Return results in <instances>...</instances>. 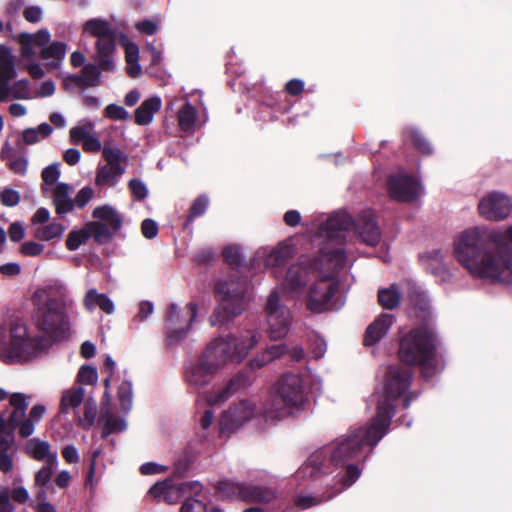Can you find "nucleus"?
Instances as JSON below:
<instances>
[{
    "mask_svg": "<svg viewBox=\"0 0 512 512\" xmlns=\"http://www.w3.org/2000/svg\"><path fill=\"white\" fill-rule=\"evenodd\" d=\"M197 307L195 303H189L181 312L175 304L169 306L167 317L168 340L170 342L182 338L189 331L192 321L195 319Z\"/></svg>",
    "mask_w": 512,
    "mask_h": 512,
    "instance_id": "obj_17",
    "label": "nucleus"
},
{
    "mask_svg": "<svg viewBox=\"0 0 512 512\" xmlns=\"http://www.w3.org/2000/svg\"><path fill=\"white\" fill-rule=\"evenodd\" d=\"M71 188L65 183L56 184L54 187V204L56 212L64 215L73 209L74 203L70 198Z\"/></svg>",
    "mask_w": 512,
    "mask_h": 512,
    "instance_id": "obj_34",
    "label": "nucleus"
},
{
    "mask_svg": "<svg viewBox=\"0 0 512 512\" xmlns=\"http://www.w3.org/2000/svg\"><path fill=\"white\" fill-rule=\"evenodd\" d=\"M344 490L345 489H342V487L334 481L333 484L327 483L325 490L321 493H301L297 495L294 503L299 509L305 510L331 500Z\"/></svg>",
    "mask_w": 512,
    "mask_h": 512,
    "instance_id": "obj_22",
    "label": "nucleus"
},
{
    "mask_svg": "<svg viewBox=\"0 0 512 512\" xmlns=\"http://www.w3.org/2000/svg\"><path fill=\"white\" fill-rule=\"evenodd\" d=\"M378 299L384 308L393 309L400 302V293L395 285H391L389 288L379 290Z\"/></svg>",
    "mask_w": 512,
    "mask_h": 512,
    "instance_id": "obj_43",
    "label": "nucleus"
},
{
    "mask_svg": "<svg viewBox=\"0 0 512 512\" xmlns=\"http://www.w3.org/2000/svg\"><path fill=\"white\" fill-rule=\"evenodd\" d=\"M87 226L89 229V235L100 243L108 241L112 232H114L109 226L100 221L90 222Z\"/></svg>",
    "mask_w": 512,
    "mask_h": 512,
    "instance_id": "obj_44",
    "label": "nucleus"
},
{
    "mask_svg": "<svg viewBox=\"0 0 512 512\" xmlns=\"http://www.w3.org/2000/svg\"><path fill=\"white\" fill-rule=\"evenodd\" d=\"M44 245L35 241H26L21 244L19 252L28 257H36L43 253Z\"/></svg>",
    "mask_w": 512,
    "mask_h": 512,
    "instance_id": "obj_54",
    "label": "nucleus"
},
{
    "mask_svg": "<svg viewBox=\"0 0 512 512\" xmlns=\"http://www.w3.org/2000/svg\"><path fill=\"white\" fill-rule=\"evenodd\" d=\"M288 351L285 344H275L268 347L264 352L259 354L256 358L251 360L250 366L252 368H260L274 359L280 357Z\"/></svg>",
    "mask_w": 512,
    "mask_h": 512,
    "instance_id": "obj_39",
    "label": "nucleus"
},
{
    "mask_svg": "<svg viewBox=\"0 0 512 512\" xmlns=\"http://www.w3.org/2000/svg\"><path fill=\"white\" fill-rule=\"evenodd\" d=\"M236 493H240L242 500L247 502L269 503L276 497L274 490L259 486H247L246 490H237Z\"/></svg>",
    "mask_w": 512,
    "mask_h": 512,
    "instance_id": "obj_35",
    "label": "nucleus"
},
{
    "mask_svg": "<svg viewBox=\"0 0 512 512\" xmlns=\"http://www.w3.org/2000/svg\"><path fill=\"white\" fill-rule=\"evenodd\" d=\"M60 176V171L57 164H51L46 167L42 172V179L44 181V191L48 190V186L54 185Z\"/></svg>",
    "mask_w": 512,
    "mask_h": 512,
    "instance_id": "obj_53",
    "label": "nucleus"
},
{
    "mask_svg": "<svg viewBox=\"0 0 512 512\" xmlns=\"http://www.w3.org/2000/svg\"><path fill=\"white\" fill-rule=\"evenodd\" d=\"M70 141L75 145H81L86 152H99L103 147L95 131V124L88 119L81 120L69 131Z\"/></svg>",
    "mask_w": 512,
    "mask_h": 512,
    "instance_id": "obj_21",
    "label": "nucleus"
},
{
    "mask_svg": "<svg viewBox=\"0 0 512 512\" xmlns=\"http://www.w3.org/2000/svg\"><path fill=\"white\" fill-rule=\"evenodd\" d=\"M46 412L44 405L37 404L32 407L29 417L20 425L19 434L22 437H29L34 432L35 423L39 422Z\"/></svg>",
    "mask_w": 512,
    "mask_h": 512,
    "instance_id": "obj_41",
    "label": "nucleus"
},
{
    "mask_svg": "<svg viewBox=\"0 0 512 512\" xmlns=\"http://www.w3.org/2000/svg\"><path fill=\"white\" fill-rule=\"evenodd\" d=\"M423 267L432 273L439 281L445 282L450 278V273L443 264V257L439 250H432L420 255Z\"/></svg>",
    "mask_w": 512,
    "mask_h": 512,
    "instance_id": "obj_27",
    "label": "nucleus"
},
{
    "mask_svg": "<svg viewBox=\"0 0 512 512\" xmlns=\"http://www.w3.org/2000/svg\"><path fill=\"white\" fill-rule=\"evenodd\" d=\"M50 346V340L31 336L22 323L0 325V360L4 363L30 360L47 351Z\"/></svg>",
    "mask_w": 512,
    "mask_h": 512,
    "instance_id": "obj_7",
    "label": "nucleus"
},
{
    "mask_svg": "<svg viewBox=\"0 0 512 512\" xmlns=\"http://www.w3.org/2000/svg\"><path fill=\"white\" fill-rule=\"evenodd\" d=\"M190 484H174L171 480L158 482L149 489V494L156 499L163 498L169 504L176 503Z\"/></svg>",
    "mask_w": 512,
    "mask_h": 512,
    "instance_id": "obj_25",
    "label": "nucleus"
},
{
    "mask_svg": "<svg viewBox=\"0 0 512 512\" xmlns=\"http://www.w3.org/2000/svg\"><path fill=\"white\" fill-rule=\"evenodd\" d=\"M32 301L37 307V325L46 334L45 337L36 338L50 340L52 345L68 335L71 328L69 311L74 306V300L65 285L55 283L46 288H37Z\"/></svg>",
    "mask_w": 512,
    "mask_h": 512,
    "instance_id": "obj_5",
    "label": "nucleus"
},
{
    "mask_svg": "<svg viewBox=\"0 0 512 512\" xmlns=\"http://www.w3.org/2000/svg\"><path fill=\"white\" fill-rule=\"evenodd\" d=\"M120 41L125 50L126 70L130 77H139L142 73L141 65L139 64V48L127 36L122 35Z\"/></svg>",
    "mask_w": 512,
    "mask_h": 512,
    "instance_id": "obj_29",
    "label": "nucleus"
},
{
    "mask_svg": "<svg viewBox=\"0 0 512 512\" xmlns=\"http://www.w3.org/2000/svg\"><path fill=\"white\" fill-rule=\"evenodd\" d=\"M100 69L98 64H85L80 76L81 81L88 86L96 85L100 79Z\"/></svg>",
    "mask_w": 512,
    "mask_h": 512,
    "instance_id": "obj_49",
    "label": "nucleus"
},
{
    "mask_svg": "<svg viewBox=\"0 0 512 512\" xmlns=\"http://www.w3.org/2000/svg\"><path fill=\"white\" fill-rule=\"evenodd\" d=\"M74 412V419L78 426L90 429L96 419L97 403L93 397H86L85 390L81 386H72L62 391L60 399V411Z\"/></svg>",
    "mask_w": 512,
    "mask_h": 512,
    "instance_id": "obj_12",
    "label": "nucleus"
},
{
    "mask_svg": "<svg viewBox=\"0 0 512 512\" xmlns=\"http://www.w3.org/2000/svg\"><path fill=\"white\" fill-rule=\"evenodd\" d=\"M208 207V199L204 196L198 197L190 208L189 220H192L205 213Z\"/></svg>",
    "mask_w": 512,
    "mask_h": 512,
    "instance_id": "obj_60",
    "label": "nucleus"
},
{
    "mask_svg": "<svg viewBox=\"0 0 512 512\" xmlns=\"http://www.w3.org/2000/svg\"><path fill=\"white\" fill-rule=\"evenodd\" d=\"M132 384L129 380H123L118 387V400L121 410L125 413L129 412L132 407Z\"/></svg>",
    "mask_w": 512,
    "mask_h": 512,
    "instance_id": "obj_45",
    "label": "nucleus"
},
{
    "mask_svg": "<svg viewBox=\"0 0 512 512\" xmlns=\"http://www.w3.org/2000/svg\"><path fill=\"white\" fill-rule=\"evenodd\" d=\"M352 225L351 217L346 212H337L323 222L318 230L319 237L323 239L318 258L309 255L299 257L288 268L281 284L274 289L278 295L300 296L327 267V260L334 255V250L342 248Z\"/></svg>",
    "mask_w": 512,
    "mask_h": 512,
    "instance_id": "obj_2",
    "label": "nucleus"
},
{
    "mask_svg": "<svg viewBox=\"0 0 512 512\" xmlns=\"http://www.w3.org/2000/svg\"><path fill=\"white\" fill-rule=\"evenodd\" d=\"M234 383L230 382L228 385L223 387L222 389L215 390L212 392H209L205 396V400L209 406H217L225 402L232 394H233V387Z\"/></svg>",
    "mask_w": 512,
    "mask_h": 512,
    "instance_id": "obj_48",
    "label": "nucleus"
},
{
    "mask_svg": "<svg viewBox=\"0 0 512 512\" xmlns=\"http://www.w3.org/2000/svg\"><path fill=\"white\" fill-rule=\"evenodd\" d=\"M98 373L95 367L85 365L82 366L77 374V382L82 385H94L97 383Z\"/></svg>",
    "mask_w": 512,
    "mask_h": 512,
    "instance_id": "obj_51",
    "label": "nucleus"
},
{
    "mask_svg": "<svg viewBox=\"0 0 512 512\" xmlns=\"http://www.w3.org/2000/svg\"><path fill=\"white\" fill-rule=\"evenodd\" d=\"M162 101L154 96L146 99L135 111V121L138 125H148L152 122L154 114L160 110Z\"/></svg>",
    "mask_w": 512,
    "mask_h": 512,
    "instance_id": "obj_32",
    "label": "nucleus"
},
{
    "mask_svg": "<svg viewBox=\"0 0 512 512\" xmlns=\"http://www.w3.org/2000/svg\"><path fill=\"white\" fill-rule=\"evenodd\" d=\"M409 133L411 140L422 154L428 155L432 153L433 150L430 143L423 137V135L420 134L419 131L411 129Z\"/></svg>",
    "mask_w": 512,
    "mask_h": 512,
    "instance_id": "obj_55",
    "label": "nucleus"
},
{
    "mask_svg": "<svg viewBox=\"0 0 512 512\" xmlns=\"http://www.w3.org/2000/svg\"><path fill=\"white\" fill-rule=\"evenodd\" d=\"M394 323L391 314H381L366 329L364 343L366 346L379 342L389 331Z\"/></svg>",
    "mask_w": 512,
    "mask_h": 512,
    "instance_id": "obj_26",
    "label": "nucleus"
},
{
    "mask_svg": "<svg viewBox=\"0 0 512 512\" xmlns=\"http://www.w3.org/2000/svg\"><path fill=\"white\" fill-rule=\"evenodd\" d=\"M93 216L109 226L113 231H117L122 225V217L109 205L97 207L93 212Z\"/></svg>",
    "mask_w": 512,
    "mask_h": 512,
    "instance_id": "obj_36",
    "label": "nucleus"
},
{
    "mask_svg": "<svg viewBox=\"0 0 512 512\" xmlns=\"http://www.w3.org/2000/svg\"><path fill=\"white\" fill-rule=\"evenodd\" d=\"M485 227L462 231L454 240V256L473 276L502 283H512V250H485Z\"/></svg>",
    "mask_w": 512,
    "mask_h": 512,
    "instance_id": "obj_3",
    "label": "nucleus"
},
{
    "mask_svg": "<svg viewBox=\"0 0 512 512\" xmlns=\"http://www.w3.org/2000/svg\"><path fill=\"white\" fill-rule=\"evenodd\" d=\"M479 214L491 221L506 219L512 211V201L508 195L500 191L486 193L478 203Z\"/></svg>",
    "mask_w": 512,
    "mask_h": 512,
    "instance_id": "obj_16",
    "label": "nucleus"
},
{
    "mask_svg": "<svg viewBox=\"0 0 512 512\" xmlns=\"http://www.w3.org/2000/svg\"><path fill=\"white\" fill-rule=\"evenodd\" d=\"M134 26L142 34L153 35L159 29V19H145L136 22Z\"/></svg>",
    "mask_w": 512,
    "mask_h": 512,
    "instance_id": "obj_57",
    "label": "nucleus"
},
{
    "mask_svg": "<svg viewBox=\"0 0 512 512\" xmlns=\"http://www.w3.org/2000/svg\"><path fill=\"white\" fill-rule=\"evenodd\" d=\"M89 229L86 225L85 228L79 230H72L66 240V247L70 251L77 250L82 244H84L89 239Z\"/></svg>",
    "mask_w": 512,
    "mask_h": 512,
    "instance_id": "obj_46",
    "label": "nucleus"
},
{
    "mask_svg": "<svg viewBox=\"0 0 512 512\" xmlns=\"http://www.w3.org/2000/svg\"><path fill=\"white\" fill-rule=\"evenodd\" d=\"M307 401V385L303 377L287 373L279 379L276 393L266 403L263 416L267 421L283 419L302 411Z\"/></svg>",
    "mask_w": 512,
    "mask_h": 512,
    "instance_id": "obj_6",
    "label": "nucleus"
},
{
    "mask_svg": "<svg viewBox=\"0 0 512 512\" xmlns=\"http://www.w3.org/2000/svg\"><path fill=\"white\" fill-rule=\"evenodd\" d=\"M354 231L359 239L369 246L377 245L381 238L380 230L371 212H365L359 217L354 225Z\"/></svg>",
    "mask_w": 512,
    "mask_h": 512,
    "instance_id": "obj_23",
    "label": "nucleus"
},
{
    "mask_svg": "<svg viewBox=\"0 0 512 512\" xmlns=\"http://www.w3.org/2000/svg\"><path fill=\"white\" fill-rule=\"evenodd\" d=\"M57 466L58 465L44 464V466L35 474V485L40 487V490H45L49 485L53 475V470Z\"/></svg>",
    "mask_w": 512,
    "mask_h": 512,
    "instance_id": "obj_50",
    "label": "nucleus"
},
{
    "mask_svg": "<svg viewBox=\"0 0 512 512\" xmlns=\"http://www.w3.org/2000/svg\"><path fill=\"white\" fill-rule=\"evenodd\" d=\"M35 512H56L52 504L46 500V490H39L36 495Z\"/></svg>",
    "mask_w": 512,
    "mask_h": 512,
    "instance_id": "obj_62",
    "label": "nucleus"
},
{
    "mask_svg": "<svg viewBox=\"0 0 512 512\" xmlns=\"http://www.w3.org/2000/svg\"><path fill=\"white\" fill-rule=\"evenodd\" d=\"M50 212L46 208H39L31 218L34 226V237L40 241L57 243L66 230V227L56 221L49 222Z\"/></svg>",
    "mask_w": 512,
    "mask_h": 512,
    "instance_id": "obj_20",
    "label": "nucleus"
},
{
    "mask_svg": "<svg viewBox=\"0 0 512 512\" xmlns=\"http://www.w3.org/2000/svg\"><path fill=\"white\" fill-rule=\"evenodd\" d=\"M25 452L36 461L44 464L58 465V453L49 442L39 438H32L25 444Z\"/></svg>",
    "mask_w": 512,
    "mask_h": 512,
    "instance_id": "obj_24",
    "label": "nucleus"
},
{
    "mask_svg": "<svg viewBox=\"0 0 512 512\" xmlns=\"http://www.w3.org/2000/svg\"><path fill=\"white\" fill-rule=\"evenodd\" d=\"M53 132L52 127L48 123H41L37 128H27L22 133L24 144L33 145L42 138L50 136Z\"/></svg>",
    "mask_w": 512,
    "mask_h": 512,
    "instance_id": "obj_42",
    "label": "nucleus"
},
{
    "mask_svg": "<svg viewBox=\"0 0 512 512\" xmlns=\"http://www.w3.org/2000/svg\"><path fill=\"white\" fill-rule=\"evenodd\" d=\"M67 46L64 42L54 41L41 49L40 57L48 70L58 69L65 59Z\"/></svg>",
    "mask_w": 512,
    "mask_h": 512,
    "instance_id": "obj_28",
    "label": "nucleus"
},
{
    "mask_svg": "<svg viewBox=\"0 0 512 512\" xmlns=\"http://www.w3.org/2000/svg\"><path fill=\"white\" fill-rule=\"evenodd\" d=\"M180 128L186 132H193L198 128L196 109L187 102L178 112Z\"/></svg>",
    "mask_w": 512,
    "mask_h": 512,
    "instance_id": "obj_40",
    "label": "nucleus"
},
{
    "mask_svg": "<svg viewBox=\"0 0 512 512\" xmlns=\"http://www.w3.org/2000/svg\"><path fill=\"white\" fill-rule=\"evenodd\" d=\"M247 486L229 479L220 480L216 486V492L222 500H242L240 493H235L237 490H246Z\"/></svg>",
    "mask_w": 512,
    "mask_h": 512,
    "instance_id": "obj_38",
    "label": "nucleus"
},
{
    "mask_svg": "<svg viewBox=\"0 0 512 512\" xmlns=\"http://www.w3.org/2000/svg\"><path fill=\"white\" fill-rule=\"evenodd\" d=\"M435 350V335L428 325L415 328L400 338L399 358L402 362L424 367L433 359Z\"/></svg>",
    "mask_w": 512,
    "mask_h": 512,
    "instance_id": "obj_10",
    "label": "nucleus"
},
{
    "mask_svg": "<svg viewBox=\"0 0 512 512\" xmlns=\"http://www.w3.org/2000/svg\"><path fill=\"white\" fill-rule=\"evenodd\" d=\"M102 154L106 164L97 168L95 184L99 187H113L125 173L128 156L111 142L104 144Z\"/></svg>",
    "mask_w": 512,
    "mask_h": 512,
    "instance_id": "obj_13",
    "label": "nucleus"
},
{
    "mask_svg": "<svg viewBox=\"0 0 512 512\" xmlns=\"http://www.w3.org/2000/svg\"><path fill=\"white\" fill-rule=\"evenodd\" d=\"M267 333L271 339L277 340L288 334L292 322L290 310L282 304L277 290L270 294L266 306Z\"/></svg>",
    "mask_w": 512,
    "mask_h": 512,
    "instance_id": "obj_14",
    "label": "nucleus"
},
{
    "mask_svg": "<svg viewBox=\"0 0 512 512\" xmlns=\"http://www.w3.org/2000/svg\"><path fill=\"white\" fill-rule=\"evenodd\" d=\"M0 76L4 82H9L16 76L14 56L11 49L0 44Z\"/></svg>",
    "mask_w": 512,
    "mask_h": 512,
    "instance_id": "obj_37",
    "label": "nucleus"
},
{
    "mask_svg": "<svg viewBox=\"0 0 512 512\" xmlns=\"http://www.w3.org/2000/svg\"><path fill=\"white\" fill-rule=\"evenodd\" d=\"M154 306L150 301H142L138 305V312L133 318V322H143L153 313Z\"/></svg>",
    "mask_w": 512,
    "mask_h": 512,
    "instance_id": "obj_61",
    "label": "nucleus"
},
{
    "mask_svg": "<svg viewBox=\"0 0 512 512\" xmlns=\"http://www.w3.org/2000/svg\"><path fill=\"white\" fill-rule=\"evenodd\" d=\"M5 82L4 85H0V102L7 101L9 98L14 99H29V81L22 79L14 82L10 87Z\"/></svg>",
    "mask_w": 512,
    "mask_h": 512,
    "instance_id": "obj_33",
    "label": "nucleus"
},
{
    "mask_svg": "<svg viewBox=\"0 0 512 512\" xmlns=\"http://www.w3.org/2000/svg\"><path fill=\"white\" fill-rule=\"evenodd\" d=\"M83 34L96 38L94 60L101 70L114 71L117 66V36L110 22L92 18L83 24Z\"/></svg>",
    "mask_w": 512,
    "mask_h": 512,
    "instance_id": "obj_9",
    "label": "nucleus"
},
{
    "mask_svg": "<svg viewBox=\"0 0 512 512\" xmlns=\"http://www.w3.org/2000/svg\"><path fill=\"white\" fill-rule=\"evenodd\" d=\"M346 261L343 248L334 250V255L327 260V267L308 286L306 292V307L313 313H321L332 309L331 299L337 290L335 272Z\"/></svg>",
    "mask_w": 512,
    "mask_h": 512,
    "instance_id": "obj_8",
    "label": "nucleus"
},
{
    "mask_svg": "<svg viewBox=\"0 0 512 512\" xmlns=\"http://www.w3.org/2000/svg\"><path fill=\"white\" fill-rule=\"evenodd\" d=\"M127 424L124 418H116L112 414L105 416V421L102 429L103 437H107L112 433L122 432L126 429Z\"/></svg>",
    "mask_w": 512,
    "mask_h": 512,
    "instance_id": "obj_47",
    "label": "nucleus"
},
{
    "mask_svg": "<svg viewBox=\"0 0 512 512\" xmlns=\"http://www.w3.org/2000/svg\"><path fill=\"white\" fill-rule=\"evenodd\" d=\"M294 255V247L290 241L285 240L275 247L259 248L253 258L254 265L260 267L262 262L266 269H271L276 275L277 269Z\"/></svg>",
    "mask_w": 512,
    "mask_h": 512,
    "instance_id": "obj_18",
    "label": "nucleus"
},
{
    "mask_svg": "<svg viewBox=\"0 0 512 512\" xmlns=\"http://www.w3.org/2000/svg\"><path fill=\"white\" fill-rule=\"evenodd\" d=\"M129 189L136 200H143L148 195L146 184L139 179H132L128 183Z\"/></svg>",
    "mask_w": 512,
    "mask_h": 512,
    "instance_id": "obj_58",
    "label": "nucleus"
},
{
    "mask_svg": "<svg viewBox=\"0 0 512 512\" xmlns=\"http://www.w3.org/2000/svg\"><path fill=\"white\" fill-rule=\"evenodd\" d=\"M29 397L22 393H13L9 397V403L12 411L9 415V425L12 428L18 427L25 421L26 410Z\"/></svg>",
    "mask_w": 512,
    "mask_h": 512,
    "instance_id": "obj_30",
    "label": "nucleus"
},
{
    "mask_svg": "<svg viewBox=\"0 0 512 512\" xmlns=\"http://www.w3.org/2000/svg\"><path fill=\"white\" fill-rule=\"evenodd\" d=\"M206 506L201 501L195 499V498H189L186 500L182 507L180 512H205Z\"/></svg>",
    "mask_w": 512,
    "mask_h": 512,
    "instance_id": "obj_64",
    "label": "nucleus"
},
{
    "mask_svg": "<svg viewBox=\"0 0 512 512\" xmlns=\"http://www.w3.org/2000/svg\"><path fill=\"white\" fill-rule=\"evenodd\" d=\"M389 195L399 201H413L423 194L420 182L404 172L391 175L387 181Z\"/></svg>",
    "mask_w": 512,
    "mask_h": 512,
    "instance_id": "obj_19",
    "label": "nucleus"
},
{
    "mask_svg": "<svg viewBox=\"0 0 512 512\" xmlns=\"http://www.w3.org/2000/svg\"><path fill=\"white\" fill-rule=\"evenodd\" d=\"M216 290L220 304L211 316L212 325L239 315L246 306V284L235 280L226 281L219 283Z\"/></svg>",
    "mask_w": 512,
    "mask_h": 512,
    "instance_id": "obj_11",
    "label": "nucleus"
},
{
    "mask_svg": "<svg viewBox=\"0 0 512 512\" xmlns=\"http://www.w3.org/2000/svg\"><path fill=\"white\" fill-rule=\"evenodd\" d=\"M260 413L263 414V411L257 408L254 399H241L222 413L219 429L222 432L236 429Z\"/></svg>",
    "mask_w": 512,
    "mask_h": 512,
    "instance_id": "obj_15",
    "label": "nucleus"
},
{
    "mask_svg": "<svg viewBox=\"0 0 512 512\" xmlns=\"http://www.w3.org/2000/svg\"><path fill=\"white\" fill-rule=\"evenodd\" d=\"M256 343V333L250 330L237 336L213 339L203 356L186 368V383L196 389L204 387L211 382L218 369L229 361L239 362L244 359Z\"/></svg>",
    "mask_w": 512,
    "mask_h": 512,
    "instance_id": "obj_4",
    "label": "nucleus"
},
{
    "mask_svg": "<svg viewBox=\"0 0 512 512\" xmlns=\"http://www.w3.org/2000/svg\"><path fill=\"white\" fill-rule=\"evenodd\" d=\"M23 17L30 23H39L43 18V9L38 5L28 6L23 11Z\"/></svg>",
    "mask_w": 512,
    "mask_h": 512,
    "instance_id": "obj_63",
    "label": "nucleus"
},
{
    "mask_svg": "<svg viewBox=\"0 0 512 512\" xmlns=\"http://www.w3.org/2000/svg\"><path fill=\"white\" fill-rule=\"evenodd\" d=\"M326 348L327 346L324 339L319 336H315L310 345L309 355L313 359H319L326 353Z\"/></svg>",
    "mask_w": 512,
    "mask_h": 512,
    "instance_id": "obj_59",
    "label": "nucleus"
},
{
    "mask_svg": "<svg viewBox=\"0 0 512 512\" xmlns=\"http://www.w3.org/2000/svg\"><path fill=\"white\" fill-rule=\"evenodd\" d=\"M104 114L107 118L118 121L126 120L129 117L128 111L124 107L116 104L106 106Z\"/></svg>",
    "mask_w": 512,
    "mask_h": 512,
    "instance_id": "obj_56",
    "label": "nucleus"
},
{
    "mask_svg": "<svg viewBox=\"0 0 512 512\" xmlns=\"http://www.w3.org/2000/svg\"><path fill=\"white\" fill-rule=\"evenodd\" d=\"M22 34L24 35V39L25 38L28 39L35 46L41 47V49L46 47L51 40V34L48 31V29H46V28H42L33 34H30V33H22Z\"/></svg>",
    "mask_w": 512,
    "mask_h": 512,
    "instance_id": "obj_52",
    "label": "nucleus"
},
{
    "mask_svg": "<svg viewBox=\"0 0 512 512\" xmlns=\"http://www.w3.org/2000/svg\"><path fill=\"white\" fill-rule=\"evenodd\" d=\"M411 373L397 365L384 368L379 385L371 396L377 404L376 416L369 426H360L348 430L324 448L315 450L306 462L297 470L295 478L304 481L307 478L320 479L328 472L326 460L341 470L334 481L347 489L361 475L358 462L372 451L387 433L394 412L393 402L402 396L410 386Z\"/></svg>",
    "mask_w": 512,
    "mask_h": 512,
    "instance_id": "obj_1",
    "label": "nucleus"
},
{
    "mask_svg": "<svg viewBox=\"0 0 512 512\" xmlns=\"http://www.w3.org/2000/svg\"><path fill=\"white\" fill-rule=\"evenodd\" d=\"M83 305L88 311H93L99 307L106 314H113L115 306L113 301L103 293H99L96 289H89L83 299Z\"/></svg>",
    "mask_w": 512,
    "mask_h": 512,
    "instance_id": "obj_31",
    "label": "nucleus"
}]
</instances>
